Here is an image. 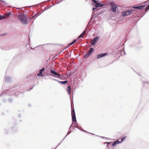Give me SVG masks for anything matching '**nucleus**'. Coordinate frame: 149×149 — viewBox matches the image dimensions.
Instances as JSON below:
<instances>
[{
    "mask_svg": "<svg viewBox=\"0 0 149 149\" xmlns=\"http://www.w3.org/2000/svg\"><path fill=\"white\" fill-rule=\"evenodd\" d=\"M32 89V88H30L31 89Z\"/></svg>",
    "mask_w": 149,
    "mask_h": 149,
    "instance_id": "bb28decb",
    "label": "nucleus"
},
{
    "mask_svg": "<svg viewBox=\"0 0 149 149\" xmlns=\"http://www.w3.org/2000/svg\"><path fill=\"white\" fill-rule=\"evenodd\" d=\"M149 8V5L146 8V10H147Z\"/></svg>",
    "mask_w": 149,
    "mask_h": 149,
    "instance_id": "6ab92c4d",
    "label": "nucleus"
},
{
    "mask_svg": "<svg viewBox=\"0 0 149 149\" xmlns=\"http://www.w3.org/2000/svg\"><path fill=\"white\" fill-rule=\"evenodd\" d=\"M95 9V8H93V10H94Z\"/></svg>",
    "mask_w": 149,
    "mask_h": 149,
    "instance_id": "aec40b11",
    "label": "nucleus"
},
{
    "mask_svg": "<svg viewBox=\"0 0 149 149\" xmlns=\"http://www.w3.org/2000/svg\"><path fill=\"white\" fill-rule=\"evenodd\" d=\"M67 91L68 92V94L69 95H70V86H68L67 87Z\"/></svg>",
    "mask_w": 149,
    "mask_h": 149,
    "instance_id": "2eb2a0df",
    "label": "nucleus"
},
{
    "mask_svg": "<svg viewBox=\"0 0 149 149\" xmlns=\"http://www.w3.org/2000/svg\"><path fill=\"white\" fill-rule=\"evenodd\" d=\"M86 33V30H84L83 32L80 34V35L78 37L77 39H79L81 38H83V36Z\"/></svg>",
    "mask_w": 149,
    "mask_h": 149,
    "instance_id": "9b49d317",
    "label": "nucleus"
},
{
    "mask_svg": "<svg viewBox=\"0 0 149 149\" xmlns=\"http://www.w3.org/2000/svg\"><path fill=\"white\" fill-rule=\"evenodd\" d=\"M9 16V13H8L4 15H0V20H2L3 19H6Z\"/></svg>",
    "mask_w": 149,
    "mask_h": 149,
    "instance_id": "423d86ee",
    "label": "nucleus"
},
{
    "mask_svg": "<svg viewBox=\"0 0 149 149\" xmlns=\"http://www.w3.org/2000/svg\"><path fill=\"white\" fill-rule=\"evenodd\" d=\"M37 15V14H35L34 15L36 16Z\"/></svg>",
    "mask_w": 149,
    "mask_h": 149,
    "instance_id": "5701e85b",
    "label": "nucleus"
},
{
    "mask_svg": "<svg viewBox=\"0 0 149 149\" xmlns=\"http://www.w3.org/2000/svg\"><path fill=\"white\" fill-rule=\"evenodd\" d=\"M77 40H74V41L70 44V45H72L74 44L77 41Z\"/></svg>",
    "mask_w": 149,
    "mask_h": 149,
    "instance_id": "f3484780",
    "label": "nucleus"
},
{
    "mask_svg": "<svg viewBox=\"0 0 149 149\" xmlns=\"http://www.w3.org/2000/svg\"><path fill=\"white\" fill-rule=\"evenodd\" d=\"M125 137H123L121 139V141L120 142H121V143L123 142L125 139Z\"/></svg>",
    "mask_w": 149,
    "mask_h": 149,
    "instance_id": "a211bd4d",
    "label": "nucleus"
},
{
    "mask_svg": "<svg viewBox=\"0 0 149 149\" xmlns=\"http://www.w3.org/2000/svg\"><path fill=\"white\" fill-rule=\"evenodd\" d=\"M18 19L21 22L24 24H26L27 23V17L25 15L21 14L18 16Z\"/></svg>",
    "mask_w": 149,
    "mask_h": 149,
    "instance_id": "f257e3e1",
    "label": "nucleus"
},
{
    "mask_svg": "<svg viewBox=\"0 0 149 149\" xmlns=\"http://www.w3.org/2000/svg\"><path fill=\"white\" fill-rule=\"evenodd\" d=\"M70 133L69 132H68V134H70Z\"/></svg>",
    "mask_w": 149,
    "mask_h": 149,
    "instance_id": "b1692460",
    "label": "nucleus"
},
{
    "mask_svg": "<svg viewBox=\"0 0 149 149\" xmlns=\"http://www.w3.org/2000/svg\"><path fill=\"white\" fill-rule=\"evenodd\" d=\"M45 70V68H43L41 69L40 70V72L38 74V76H43V75L42 74V72L43 71H44Z\"/></svg>",
    "mask_w": 149,
    "mask_h": 149,
    "instance_id": "9d476101",
    "label": "nucleus"
},
{
    "mask_svg": "<svg viewBox=\"0 0 149 149\" xmlns=\"http://www.w3.org/2000/svg\"><path fill=\"white\" fill-rule=\"evenodd\" d=\"M93 49L91 48L90 50L88 52V53L84 56V57L85 58H87L88 56H90L92 53L93 52Z\"/></svg>",
    "mask_w": 149,
    "mask_h": 149,
    "instance_id": "20e7f679",
    "label": "nucleus"
},
{
    "mask_svg": "<svg viewBox=\"0 0 149 149\" xmlns=\"http://www.w3.org/2000/svg\"><path fill=\"white\" fill-rule=\"evenodd\" d=\"M54 80L55 81H57V80L56 79H54Z\"/></svg>",
    "mask_w": 149,
    "mask_h": 149,
    "instance_id": "412c9836",
    "label": "nucleus"
},
{
    "mask_svg": "<svg viewBox=\"0 0 149 149\" xmlns=\"http://www.w3.org/2000/svg\"><path fill=\"white\" fill-rule=\"evenodd\" d=\"M109 144H110V143H109V142H108V143H107L108 145H109Z\"/></svg>",
    "mask_w": 149,
    "mask_h": 149,
    "instance_id": "4be33fe9",
    "label": "nucleus"
},
{
    "mask_svg": "<svg viewBox=\"0 0 149 149\" xmlns=\"http://www.w3.org/2000/svg\"><path fill=\"white\" fill-rule=\"evenodd\" d=\"M72 121L76 122V119L74 111L72 110Z\"/></svg>",
    "mask_w": 149,
    "mask_h": 149,
    "instance_id": "39448f33",
    "label": "nucleus"
},
{
    "mask_svg": "<svg viewBox=\"0 0 149 149\" xmlns=\"http://www.w3.org/2000/svg\"><path fill=\"white\" fill-rule=\"evenodd\" d=\"M99 38V37L98 36L93 38V41L91 43V45H95L96 42H97V40H98Z\"/></svg>",
    "mask_w": 149,
    "mask_h": 149,
    "instance_id": "6e6552de",
    "label": "nucleus"
},
{
    "mask_svg": "<svg viewBox=\"0 0 149 149\" xmlns=\"http://www.w3.org/2000/svg\"><path fill=\"white\" fill-rule=\"evenodd\" d=\"M132 13V10H129L128 11H124L122 14V16L124 17L129 15Z\"/></svg>",
    "mask_w": 149,
    "mask_h": 149,
    "instance_id": "7ed1b4c3",
    "label": "nucleus"
},
{
    "mask_svg": "<svg viewBox=\"0 0 149 149\" xmlns=\"http://www.w3.org/2000/svg\"><path fill=\"white\" fill-rule=\"evenodd\" d=\"M35 15H34V16H33V17H35Z\"/></svg>",
    "mask_w": 149,
    "mask_h": 149,
    "instance_id": "a878e982",
    "label": "nucleus"
},
{
    "mask_svg": "<svg viewBox=\"0 0 149 149\" xmlns=\"http://www.w3.org/2000/svg\"><path fill=\"white\" fill-rule=\"evenodd\" d=\"M91 133V134H92V133Z\"/></svg>",
    "mask_w": 149,
    "mask_h": 149,
    "instance_id": "393cba45",
    "label": "nucleus"
},
{
    "mask_svg": "<svg viewBox=\"0 0 149 149\" xmlns=\"http://www.w3.org/2000/svg\"><path fill=\"white\" fill-rule=\"evenodd\" d=\"M121 142H120L119 141L117 140L116 141L113 142V143L112 144V146H115L117 144H119L120 143H121Z\"/></svg>",
    "mask_w": 149,
    "mask_h": 149,
    "instance_id": "4468645a",
    "label": "nucleus"
},
{
    "mask_svg": "<svg viewBox=\"0 0 149 149\" xmlns=\"http://www.w3.org/2000/svg\"><path fill=\"white\" fill-rule=\"evenodd\" d=\"M59 82L60 84H66L68 82L67 81H58Z\"/></svg>",
    "mask_w": 149,
    "mask_h": 149,
    "instance_id": "dca6fc26",
    "label": "nucleus"
},
{
    "mask_svg": "<svg viewBox=\"0 0 149 149\" xmlns=\"http://www.w3.org/2000/svg\"><path fill=\"white\" fill-rule=\"evenodd\" d=\"M107 54V53L101 54H97V59H99L101 57H104L106 56Z\"/></svg>",
    "mask_w": 149,
    "mask_h": 149,
    "instance_id": "1a4fd4ad",
    "label": "nucleus"
},
{
    "mask_svg": "<svg viewBox=\"0 0 149 149\" xmlns=\"http://www.w3.org/2000/svg\"><path fill=\"white\" fill-rule=\"evenodd\" d=\"M93 1L94 3L95 4V6L96 7H102L103 5L100 3L98 2L97 1L95 0H93Z\"/></svg>",
    "mask_w": 149,
    "mask_h": 149,
    "instance_id": "0eeeda50",
    "label": "nucleus"
},
{
    "mask_svg": "<svg viewBox=\"0 0 149 149\" xmlns=\"http://www.w3.org/2000/svg\"><path fill=\"white\" fill-rule=\"evenodd\" d=\"M145 7V6H134L133 8L134 9H142L144 7Z\"/></svg>",
    "mask_w": 149,
    "mask_h": 149,
    "instance_id": "ddd939ff",
    "label": "nucleus"
},
{
    "mask_svg": "<svg viewBox=\"0 0 149 149\" xmlns=\"http://www.w3.org/2000/svg\"><path fill=\"white\" fill-rule=\"evenodd\" d=\"M117 8L116 5L114 3L111 4L110 9L113 13H116Z\"/></svg>",
    "mask_w": 149,
    "mask_h": 149,
    "instance_id": "f03ea898",
    "label": "nucleus"
},
{
    "mask_svg": "<svg viewBox=\"0 0 149 149\" xmlns=\"http://www.w3.org/2000/svg\"><path fill=\"white\" fill-rule=\"evenodd\" d=\"M50 72L51 73L55 75H57L58 76H61V75L60 74L56 73L55 71L52 70H50Z\"/></svg>",
    "mask_w": 149,
    "mask_h": 149,
    "instance_id": "f8f14e48",
    "label": "nucleus"
}]
</instances>
